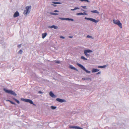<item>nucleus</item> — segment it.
Listing matches in <instances>:
<instances>
[{"mask_svg": "<svg viewBox=\"0 0 129 129\" xmlns=\"http://www.w3.org/2000/svg\"><path fill=\"white\" fill-rule=\"evenodd\" d=\"M87 14L86 13L84 12L83 13H82V15H87Z\"/></svg>", "mask_w": 129, "mask_h": 129, "instance_id": "cd10ccee", "label": "nucleus"}, {"mask_svg": "<svg viewBox=\"0 0 129 129\" xmlns=\"http://www.w3.org/2000/svg\"><path fill=\"white\" fill-rule=\"evenodd\" d=\"M73 128L77 129H82V128L77 126H74Z\"/></svg>", "mask_w": 129, "mask_h": 129, "instance_id": "2eb2a0df", "label": "nucleus"}, {"mask_svg": "<svg viewBox=\"0 0 129 129\" xmlns=\"http://www.w3.org/2000/svg\"><path fill=\"white\" fill-rule=\"evenodd\" d=\"M99 70H98V69H92V73L95 72H97L99 71Z\"/></svg>", "mask_w": 129, "mask_h": 129, "instance_id": "9b49d317", "label": "nucleus"}, {"mask_svg": "<svg viewBox=\"0 0 129 129\" xmlns=\"http://www.w3.org/2000/svg\"><path fill=\"white\" fill-rule=\"evenodd\" d=\"M77 65L79 66V67L81 68L83 70H84L85 71L86 73H90V72L89 71H88L81 64L79 63H77Z\"/></svg>", "mask_w": 129, "mask_h": 129, "instance_id": "20e7f679", "label": "nucleus"}, {"mask_svg": "<svg viewBox=\"0 0 129 129\" xmlns=\"http://www.w3.org/2000/svg\"><path fill=\"white\" fill-rule=\"evenodd\" d=\"M91 12L92 13H95L97 14H99V12L96 10L91 11Z\"/></svg>", "mask_w": 129, "mask_h": 129, "instance_id": "4468645a", "label": "nucleus"}, {"mask_svg": "<svg viewBox=\"0 0 129 129\" xmlns=\"http://www.w3.org/2000/svg\"><path fill=\"white\" fill-rule=\"evenodd\" d=\"M39 93H43V92H42L41 91H39Z\"/></svg>", "mask_w": 129, "mask_h": 129, "instance_id": "f704fd0d", "label": "nucleus"}, {"mask_svg": "<svg viewBox=\"0 0 129 129\" xmlns=\"http://www.w3.org/2000/svg\"><path fill=\"white\" fill-rule=\"evenodd\" d=\"M59 19L61 20H65L66 18H60Z\"/></svg>", "mask_w": 129, "mask_h": 129, "instance_id": "c85d7f7f", "label": "nucleus"}, {"mask_svg": "<svg viewBox=\"0 0 129 129\" xmlns=\"http://www.w3.org/2000/svg\"><path fill=\"white\" fill-rule=\"evenodd\" d=\"M49 95L52 97L55 98L56 96L51 91H50L49 93Z\"/></svg>", "mask_w": 129, "mask_h": 129, "instance_id": "1a4fd4ad", "label": "nucleus"}, {"mask_svg": "<svg viewBox=\"0 0 129 129\" xmlns=\"http://www.w3.org/2000/svg\"><path fill=\"white\" fill-rule=\"evenodd\" d=\"M74 126H71L70 127L71 128H73Z\"/></svg>", "mask_w": 129, "mask_h": 129, "instance_id": "c9c22d12", "label": "nucleus"}, {"mask_svg": "<svg viewBox=\"0 0 129 129\" xmlns=\"http://www.w3.org/2000/svg\"><path fill=\"white\" fill-rule=\"evenodd\" d=\"M51 108L52 109H54L56 108V107L52 106H51Z\"/></svg>", "mask_w": 129, "mask_h": 129, "instance_id": "b1692460", "label": "nucleus"}, {"mask_svg": "<svg viewBox=\"0 0 129 129\" xmlns=\"http://www.w3.org/2000/svg\"><path fill=\"white\" fill-rule=\"evenodd\" d=\"M69 67L70 68L74 70H76L77 71H78V70H77V69L73 67L72 65H70L69 66Z\"/></svg>", "mask_w": 129, "mask_h": 129, "instance_id": "f8f14e48", "label": "nucleus"}, {"mask_svg": "<svg viewBox=\"0 0 129 129\" xmlns=\"http://www.w3.org/2000/svg\"><path fill=\"white\" fill-rule=\"evenodd\" d=\"M60 38H62V39H64V37H63V36H60Z\"/></svg>", "mask_w": 129, "mask_h": 129, "instance_id": "72a5a7b5", "label": "nucleus"}, {"mask_svg": "<svg viewBox=\"0 0 129 129\" xmlns=\"http://www.w3.org/2000/svg\"><path fill=\"white\" fill-rule=\"evenodd\" d=\"M50 14L52 15H58V14L57 13H51Z\"/></svg>", "mask_w": 129, "mask_h": 129, "instance_id": "412c9836", "label": "nucleus"}, {"mask_svg": "<svg viewBox=\"0 0 129 129\" xmlns=\"http://www.w3.org/2000/svg\"><path fill=\"white\" fill-rule=\"evenodd\" d=\"M81 7L85 9L86 7V6H82Z\"/></svg>", "mask_w": 129, "mask_h": 129, "instance_id": "7c9ffc66", "label": "nucleus"}, {"mask_svg": "<svg viewBox=\"0 0 129 129\" xmlns=\"http://www.w3.org/2000/svg\"><path fill=\"white\" fill-rule=\"evenodd\" d=\"M22 52V51L21 50H20L18 52V53L20 54H21Z\"/></svg>", "mask_w": 129, "mask_h": 129, "instance_id": "bb28decb", "label": "nucleus"}, {"mask_svg": "<svg viewBox=\"0 0 129 129\" xmlns=\"http://www.w3.org/2000/svg\"><path fill=\"white\" fill-rule=\"evenodd\" d=\"M47 33H43L42 35V38L44 39L46 36Z\"/></svg>", "mask_w": 129, "mask_h": 129, "instance_id": "ddd939ff", "label": "nucleus"}, {"mask_svg": "<svg viewBox=\"0 0 129 129\" xmlns=\"http://www.w3.org/2000/svg\"><path fill=\"white\" fill-rule=\"evenodd\" d=\"M70 18H66L65 20H70Z\"/></svg>", "mask_w": 129, "mask_h": 129, "instance_id": "c756f323", "label": "nucleus"}, {"mask_svg": "<svg viewBox=\"0 0 129 129\" xmlns=\"http://www.w3.org/2000/svg\"><path fill=\"white\" fill-rule=\"evenodd\" d=\"M13 99L18 104H19L20 103L19 102V101L17 100L16 99H15L14 98H13Z\"/></svg>", "mask_w": 129, "mask_h": 129, "instance_id": "f3484780", "label": "nucleus"}, {"mask_svg": "<svg viewBox=\"0 0 129 129\" xmlns=\"http://www.w3.org/2000/svg\"><path fill=\"white\" fill-rule=\"evenodd\" d=\"M56 100L57 101L61 103H62L64 101V100L60 99L59 98L57 99Z\"/></svg>", "mask_w": 129, "mask_h": 129, "instance_id": "9d476101", "label": "nucleus"}, {"mask_svg": "<svg viewBox=\"0 0 129 129\" xmlns=\"http://www.w3.org/2000/svg\"><path fill=\"white\" fill-rule=\"evenodd\" d=\"M113 21L114 24L118 25L120 28H122V24L120 23L119 20H116L114 19Z\"/></svg>", "mask_w": 129, "mask_h": 129, "instance_id": "7ed1b4c3", "label": "nucleus"}, {"mask_svg": "<svg viewBox=\"0 0 129 129\" xmlns=\"http://www.w3.org/2000/svg\"><path fill=\"white\" fill-rule=\"evenodd\" d=\"M52 5H53L54 6H55V5H54L53 4H52Z\"/></svg>", "mask_w": 129, "mask_h": 129, "instance_id": "37998d69", "label": "nucleus"}, {"mask_svg": "<svg viewBox=\"0 0 129 129\" xmlns=\"http://www.w3.org/2000/svg\"><path fill=\"white\" fill-rule=\"evenodd\" d=\"M79 8L78 7H75L74 9H71V11H74L76 9H79Z\"/></svg>", "mask_w": 129, "mask_h": 129, "instance_id": "a211bd4d", "label": "nucleus"}, {"mask_svg": "<svg viewBox=\"0 0 129 129\" xmlns=\"http://www.w3.org/2000/svg\"><path fill=\"white\" fill-rule=\"evenodd\" d=\"M106 67V65H104L102 66H99L98 67L99 68H104Z\"/></svg>", "mask_w": 129, "mask_h": 129, "instance_id": "aec40b11", "label": "nucleus"}, {"mask_svg": "<svg viewBox=\"0 0 129 129\" xmlns=\"http://www.w3.org/2000/svg\"><path fill=\"white\" fill-rule=\"evenodd\" d=\"M87 37L88 38H91V36H89V35H88L87 36Z\"/></svg>", "mask_w": 129, "mask_h": 129, "instance_id": "e433bc0d", "label": "nucleus"}, {"mask_svg": "<svg viewBox=\"0 0 129 129\" xmlns=\"http://www.w3.org/2000/svg\"><path fill=\"white\" fill-rule=\"evenodd\" d=\"M79 1H80L81 2L84 1V2H89V1H88V0H79Z\"/></svg>", "mask_w": 129, "mask_h": 129, "instance_id": "393cba45", "label": "nucleus"}, {"mask_svg": "<svg viewBox=\"0 0 129 129\" xmlns=\"http://www.w3.org/2000/svg\"><path fill=\"white\" fill-rule=\"evenodd\" d=\"M21 100L25 102L29 103H30L31 104H33L34 105H35L33 103V101L30 100L28 99H21Z\"/></svg>", "mask_w": 129, "mask_h": 129, "instance_id": "0eeeda50", "label": "nucleus"}, {"mask_svg": "<svg viewBox=\"0 0 129 129\" xmlns=\"http://www.w3.org/2000/svg\"><path fill=\"white\" fill-rule=\"evenodd\" d=\"M10 101V100H6L7 101Z\"/></svg>", "mask_w": 129, "mask_h": 129, "instance_id": "79ce46f5", "label": "nucleus"}, {"mask_svg": "<svg viewBox=\"0 0 129 129\" xmlns=\"http://www.w3.org/2000/svg\"><path fill=\"white\" fill-rule=\"evenodd\" d=\"M69 38H72V37H71V36H69Z\"/></svg>", "mask_w": 129, "mask_h": 129, "instance_id": "a19ab883", "label": "nucleus"}, {"mask_svg": "<svg viewBox=\"0 0 129 129\" xmlns=\"http://www.w3.org/2000/svg\"><path fill=\"white\" fill-rule=\"evenodd\" d=\"M4 90L6 93L10 94L14 96H16L17 95L16 93L12 90H7L5 88L4 89Z\"/></svg>", "mask_w": 129, "mask_h": 129, "instance_id": "f03ea898", "label": "nucleus"}, {"mask_svg": "<svg viewBox=\"0 0 129 129\" xmlns=\"http://www.w3.org/2000/svg\"><path fill=\"white\" fill-rule=\"evenodd\" d=\"M52 3L54 4H60V3L59 2H52Z\"/></svg>", "mask_w": 129, "mask_h": 129, "instance_id": "5701e85b", "label": "nucleus"}, {"mask_svg": "<svg viewBox=\"0 0 129 129\" xmlns=\"http://www.w3.org/2000/svg\"><path fill=\"white\" fill-rule=\"evenodd\" d=\"M101 72H99L98 73H97L96 74V75H98V74H101Z\"/></svg>", "mask_w": 129, "mask_h": 129, "instance_id": "473e14b6", "label": "nucleus"}, {"mask_svg": "<svg viewBox=\"0 0 129 129\" xmlns=\"http://www.w3.org/2000/svg\"><path fill=\"white\" fill-rule=\"evenodd\" d=\"M92 52V51L90 50L87 49L84 50V53L86 56L88 57L89 56V55L87 54L88 53H91Z\"/></svg>", "mask_w": 129, "mask_h": 129, "instance_id": "39448f33", "label": "nucleus"}, {"mask_svg": "<svg viewBox=\"0 0 129 129\" xmlns=\"http://www.w3.org/2000/svg\"><path fill=\"white\" fill-rule=\"evenodd\" d=\"M18 47L19 48H20V47H21V44H20V45H19L18 46Z\"/></svg>", "mask_w": 129, "mask_h": 129, "instance_id": "2f4dec72", "label": "nucleus"}, {"mask_svg": "<svg viewBox=\"0 0 129 129\" xmlns=\"http://www.w3.org/2000/svg\"><path fill=\"white\" fill-rule=\"evenodd\" d=\"M59 11H57V10H55L54 11V12H58Z\"/></svg>", "mask_w": 129, "mask_h": 129, "instance_id": "58836bf2", "label": "nucleus"}, {"mask_svg": "<svg viewBox=\"0 0 129 129\" xmlns=\"http://www.w3.org/2000/svg\"><path fill=\"white\" fill-rule=\"evenodd\" d=\"M85 19H86L87 20H90L92 22H94L95 23H96L98 22L99 21V20H95V19L90 18H86L85 17Z\"/></svg>", "mask_w": 129, "mask_h": 129, "instance_id": "423d86ee", "label": "nucleus"}, {"mask_svg": "<svg viewBox=\"0 0 129 129\" xmlns=\"http://www.w3.org/2000/svg\"><path fill=\"white\" fill-rule=\"evenodd\" d=\"M19 14L18 11L16 12L13 15V17L14 18L17 17L19 16Z\"/></svg>", "mask_w": 129, "mask_h": 129, "instance_id": "6e6552de", "label": "nucleus"}, {"mask_svg": "<svg viewBox=\"0 0 129 129\" xmlns=\"http://www.w3.org/2000/svg\"><path fill=\"white\" fill-rule=\"evenodd\" d=\"M50 28H53L54 29H57L58 27L56 26H55V25H52V26H51L50 27Z\"/></svg>", "mask_w": 129, "mask_h": 129, "instance_id": "dca6fc26", "label": "nucleus"}, {"mask_svg": "<svg viewBox=\"0 0 129 129\" xmlns=\"http://www.w3.org/2000/svg\"><path fill=\"white\" fill-rule=\"evenodd\" d=\"M9 102L11 104H15V103H14V102L11 101H9Z\"/></svg>", "mask_w": 129, "mask_h": 129, "instance_id": "a878e982", "label": "nucleus"}, {"mask_svg": "<svg viewBox=\"0 0 129 129\" xmlns=\"http://www.w3.org/2000/svg\"><path fill=\"white\" fill-rule=\"evenodd\" d=\"M81 58L83 59L84 60H87V59L85 58L83 56H82L81 57Z\"/></svg>", "mask_w": 129, "mask_h": 129, "instance_id": "6ab92c4d", "label": "nucleus"}, {"mask_svg": "<svg viewBox=\"0 0 129 129\" xmlns=\"http://www.w3.org/2000/svg\"><path fill=\"white\" fill-rule=\"evenodd\" d=\"M70 20H71L72 21H74V20L70 18Z\"/></svg>", "mask_w": 129, "mask_h": 129, "instance_id": "4c0bfd02", "label": "nucleus"}, {"mask_svg": "<svg viewBox=\"0 0 129 129\" xmlns=\"http://www.w3.org/2000/svg\"><path fill=\"white\" fill-rule=\"evenodd\" d=\"M76 15H82V13H77L76 14Z\"/></svg>", "mask_w": 129, "mask_h": 129, "instance_id": "4be33fe9", "label": "nucleus"}, {"mask_svg": "<svg viewBox=\"0 0 129 129\" xmlns=\"http://www.w3.org/2000/svg\"><path fill=\"white\" fill-rule=\"evenodd\" d=\"M56 62L57 63H60V62L59 61H57Z\"/></svg>", "mask_w": 129, "mask_h": 129, "instance_id": "ea45409f", "label": "nucleus"}, {"mask_svg": "<svg viewBox=\"0 0 129 129\" xmlns=\"http://www.w3.org/2000/svg\"><path fill=\"white\" fill-rule=\"evenodd\" d=\"M31 9V6H26L23 12V14L24 15H26L28 13H29L30 12Z\"/></svg>", "mask_w": 129, "mask_h": 129, "instance_id": "f257e3e1", "label": "nucleus"}]
</instances>
